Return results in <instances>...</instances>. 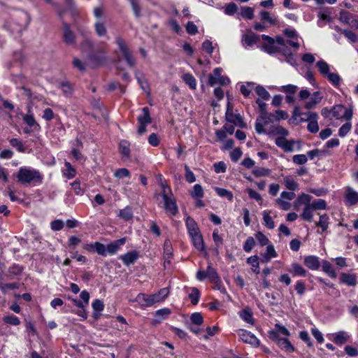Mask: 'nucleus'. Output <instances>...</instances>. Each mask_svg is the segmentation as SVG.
Listing matches in <instances>:
<instances>
[{"mask_svg": "<svg viewBox=\"0 0 358 358\" xmlns=\"http://www.w3.org/2000/svg\"><path fill=\"white\" fill-rule=\"evenodd\" d=\"M63 38L64 43L67 45H72L75 44V35L66 23L63 24Z\"/></svg>", "mask_w": 358, "mask_h": 358, "instance_id": "16", "label": "nucleus"}, {"mask_svg": "<svg viewBox=\"0 0 358 358\" xmlns=\"http://www.w3.org/2000/svg\"><path fill=\"white\" fill-rule=\"evenodd\" d=\"M345 200L350 206L356 204L358 202V192L351 187H348L345 192Z\"/></svg>", "mask_w": 358, "mask_h": 358, "instance_id": "22", "label": "nucleus"}, {"mask_svg": "<svg viewBox=\"0 0 358 358\" xmlns=\"http://www.w3.org/2000/svg\"><path fill=\"white\" fill-rule=\"evenodd\" d=\"M288 271L294 276L304 277L307 274V271L301 264L298 263H293L291 265V268H289Z\"/></svg>", "mask_w": 358, "mask_h": 358, "instance_id": "23", "label": "nucleus"}, {"mask_svg": "<svg viewBox=\"0 0 358 358\" xmlns=\"http://www.w3.org/2000/svg\"><path fill=\"white\" fill-rule=\"evenodd\" d=\"M257 40L258 36L254 34H246L243 37V41H244L245 43L249 47H251L255 44Z\"/></svg>", "mask_w": 358, "mask_h": 358, "instance_id": "47", "label": "nucleus"}, {"mask_svg": "<svg viewBox=\"0 0 358 358\" xmlns=\"http://www.w3.org/2000/svg\"><path fill=\"white\" fill-rule=\"evenodd\" d=\"M221 76V69L220 68H216L213 71V74H210L208 76V84L210 86H214L215 85L217 84L219 78Z\"/></svg>", "mask_w": 358, "mask_h": 358, "instance_id": "37", "label": "nucleus"}, {"mask_svg": "<svg viewBox=\"0 0 358 358\" xmlns=\"http://www.w3.org/2000/svg\"><path fill=\"white\" fill-rule=\"evenodd\" d=\"M120 151L124 157H128L130 154L129 143L126 141H122L119 145Z\"/></svg>", "mask_w": 358, "mask_h": 358, "instance_id": "52", "label": "nucleus"}, {"mask_svg": "<svg viewBox=\"0 0 358 358\" xmlns=\"http://www.w3.org/2000/svg\"><path fill=\"white\" fill-rule=\"evenodd\" d=\"M325 78L335 87H338L341 83V78L336 73H329Z\"/></svg>", "mask_w": 358, "mask_h": 358, "instance_id": "44", "label": "nucleus"}, {"mask_svg": "<svg viewBox=\"0 0 358 358\" xmlns=\"http://www.w3.org/2000/svg\"><path fill=\"white\" fill-rule=\"evenodd\" d=\"M126 242L125 238H122L114 242L110 243L106 246V254L114 255L120 249L121 245H123Z\"/></svg>", "mask_w": 358, "mask_h": 358, "instance_id": "20", "label": "nucleus"}, {"mask_svg": "<svg viewBox=\"0 0 358 358\" xmlns=\"http://www.w3.org/2000/svg\"><path fill=\"white\" fill-rule=\"evenodd\" d=\"M240 15L245 19L252 20L254 17V9L250 6L241 7Z\"/></svg>", "mask_w": 358, "mask_h": 358, "instance_id": "38", "label": "nucleus"}, {"mask_svg": "<svg viewBox=\"0 0 358 358\" xmlns=\"http://www.w3.org/2000/svg\"><path fill=\"white\" fill-rule=\"evenodd\" d=\"M318 115L313 114L311 119L308 122L307 129L313 134H315L319 131V125L317 122Z\"/></svg>", "mask_w": 358, "mask_h": 358, "instance_id": "25", "label": "nucleus"}, {"mask_svg": "<svg viewBox=\"0 0 358 358\" xmlns=\"http://www.w3.org/2000/svg\"><path fill=\"white\" fill-rule=\"evenodd\" d=\"M3 321L8 324L17 326L20 324V319L15 315H7L3 318Z\"/></svg>", "mask_w": 358, "mask_h": 358, "instance_id": "54", "label": "nucleus"}, {"mask_svg": "<svg viewBox=\"0 0 358 358\" xmlns=\"http://www.w3.org/2000/svg\"><path fill=\"white\" fill-rule=\"evenodd\" d=\"M254 85L253 83H248L241 86V92L245 97H248L250 95L251 89L254 87Z\"/></svg>", "mask_w": 358, "mask_h": 358, "instance_id": "61", "label": "nucleus"}, {"mask_svg": "<svg viewBox=\"0 0 358 358\" xmlns=\"http://www.w3.org/2000/svg\"><path fill=\"white\" fill-rule=\"evenodd\" d=\"M259 15L262 20L267 21L271 24H275L276 23V19L272 17L268 11L262 10L260 12Z\"/></svg>", "mask_w": 358, "mask_h": 358, "instance_id": "57", "label": "nucleus"}, {"mask_svg": "<svg viewBox=\"0 0 358 358\" xmlns=\"http://www.w3.org/2000/svg\"><path fill=\"white\" fill-rule=\"evenodd\" d=\"M322 98L323 96L319 91L313 92L312 96L306 102L304 108L308 110L315 108L321 102Z\"/></svg>", "mask_w": 358, "mask_h": 358, "instance_id": "14", "label": "nucleus"}, {"mask_svg": "<svg viewBox=\"0 0 358 358\" xmlns=\"http://www.w3.org/2000/svg\"><path fill=\"white\" fill-rule=\"evenodd\" d=\"M171 314V310L168 308L159 309L155 312V317L157 322H161L168 317Z\"/></svg>", "mask_w": 358, "mask_h": 358, "instance_id": "32", "label": "nucleus"}, {"mask_svg": "<svg viewBox=\"0 0 358 358\" xmlns=\"http://www.w3.org/2000/svg\"><path fill=\"white\" fill-rule=\"evenodd\" d=\"M226 119L228 122L239 124L241 127H243V118L240 114H234L232 106L228 104L227 112H226Z\"/></svg>", "mask_w": 358, "mask_h": 358, "instance_id": "13", "label": "nucleus"}, {"mask_svg": "<svg viewBox=\"0 0 358 358\" xmlns=\"http://www.w3.org/2000/svg\"><path fill=\"white\" fill-rule=\"evenodd\" d=\"M118 215L124 220H129L133 217L131 209L129 206H127L124 209L120 210Z\"/></svg>", "mask_w": 358, "mask_h": 358, "instance_id": "48", "label": "nucleus"}, {"mask_svg": "<svg viewBox=\"0 0 358 358\" xmlns=\"http://www.w3.org/2000/svg\"><path fill=\"white\" fill-rule=\"evenodd\" d=\"M203 189L201 185L196 184L193 187V189L190 192V195L194 198H202L203 196Z\"/></svg>", "mask_w": 358, "mask_h": 358, "instance_id": "45", "label": "nucleus"}, {"mask_svg": "<svg viewBox=\"0 0 358 358\" xmlns=\"http://www.w3.org/2000/svg\"><path fill=\"white\" fill-rule=\"evenodd\" d=\"M240 317L242 320H243L245 322L253 324L254 323V319L252 316V313L250 311L249 308H245L240 313Z\"/></svg>", "mask_w": 358, "mask_h": 358, "instance_id": "42", "label": "nucleus"}, {"mask_svg": "<svg viewBox=\"0 0 358 358\" xmlns=\"http://www.w3.org/2000/svg\"><path fill=\"white\" fill-rule=\"evenodd\" d=\"M200 296L199 291L197 288H192V292L189 294V298L191 299L192 303L196 305L199 302Z\"/></svg>", "mask_w": 358, "mask_h": 358, "instance_id": "59", "label": "nucleus"}, {"mask_svg": "<svg viewBox=\"0 0 358 358\" xmlns=\"http://www.w3.org/2000/svg\"><path fill=\"white\" fill-rule=\"evenodd\" d=\"M266 134L268 136H280V137L287 136L289 135V131L282 126H271Z\"/></svg>", "mask_w": 358, "mask_h": 358, "instance_id": "15", "label": "nucleus"}, {"mask_svg": "<svg viewBox=\"0 0 358 358\" xmlns=\"http://www.w3.org/2000/svg\"><path fill=\"white\" fill-rule=\"evenodd\" d=\"M300 203L305 204V207L300 215L301 219L306 222H311L313 218L314 209L310 205V196L305 194L299 196L296 200V204L298 205Z\"/></svg>", "mask_w": 358, "mask_h": 358, "instance_id": "2", "label": "nucleus"}, {"mask_svg": "<svg viewBox=\"0 0 358 358\" xmlns=\"http://www.w3.org/2000/svg\"><path fill=\"white\" fill-rule=\"evenodd\" d=\"M262 216L264 224L265 225V227H267L268 229H273L275 227V223L272 217L270 216V211L264 210L262 212Z\"/></svg>", "mask_w": 358, "mask_h": 358, "instance_id": "35", "label": "nucleus"}, {"mask_svg": "<svg viewBox=\"0 0 358 358\" xmlns=\"http://www.w3.org/2000/svg\"><path fill=\"white\" fill-rule=\"evenodd\" d=\"M304 264L310 270H317L320 266L319 258L317 256L310 255L304 258Z\"/></svg>", "mask_w": 358, "mask_h": 358, "instance_id": "17", "label": "nucleus"}, {"mask_svg": "<svg viewBox=\"0 0 358 358\" xmlns=\"http://www.w3.org/2000/svg\"><path fill=\"white\" fill-rule=\"evenodd\" d=\"M285 137L286 136L276 138L275 141V145L285 152H292L294 150L295 145H296L298 150H301V141H296L293 139L287 140Z\"/></svg>", "mask_w": 358, "mask_h": 358, "instance_id": "4", "label": "nucleus"}, {"mask_svg": "<svg viewBox=\"0 0 358 358\" xmlns=\"http://www.w3.org/2000/svg\"><path fill=\"white\" fill-rule=\"evenodd\" d=\"M115 43L118 48L117 51L120 53L122 57H124L125 55L131 53V51L130 50L126 41L121 36L116 37Z\"/></svg>", "mask_w": 358, "mask_h": 358, "instance_id": "19", "label": "nucleus"}, {"mask_svg": "<svg viewBox=\"0 0 358 358\" xmlns=\"http://www.w3.org/2000/svg\"><path fill=\"white\" fill-rule=\"evenodd\" d=\"M271 172L269 169L264 167H255L252 170V173L257 178L269 176Z\"/></svg>", "mask_w": 358, "mask_h": 358, "instance_id": "36", "label": "nucleus"}, {"mask_svg": "<svg viewBox=\"0 0 358 358\" xmlns=\"http://www.w3.org/2000/svg\"><path fill=\"white\" fill-rule=\"evenodd\" d=\"M182 80L192 90L196 87V81L195 78L190 73H185L182 76Z\"/></svg>", "mask_w": 358, "mask_h": 358, "instance_id": "41", "label": "nucleus"}, {"mask_svg": "<svg viewBox=\"0 0 358 358\" xmlns=\"http://www.w3.org/2000/svg\"><path fill=\"white\" fill-rule=\"evenodd\" d=\"M137 120L138 124H150L152 122V118L150 115L149 109L148 107H144L142 108V114L140 115Z\"/></svg>", "mask_w": 358, "mask_h": 358, "instance_id": "29", "label": "nucleus"}, {"mask_svg": "<svg viewBox=\"0 0 358 358\" xmlns=\"http://www.w3.org/2000/svg\"><path fill=\"white\" fill-rule=\"evenodd\" d=\"M313 114H316V113H315V112L302 113V112H300L299 110L295 109L294 111L293 116L295 118L299 117V122H308L311 119Z\"/></svg>", "mask_w": 358, "mask_h": 358, "instance_id": "30", "label": "nucleus"}, {"mask_svg": "<svg viewBox=\"0 0 358 358\" xmlns=\"http://www.w3.org/2000/svg\"><path fill=\"white\" fill-rule=\"evenodd\" d=\"M349 336L345 331H339L335 334L334 341L337 345H342L345 343Z\"/></svg>", "mask_w": 358, "mask_h": 358, "instance_id": "43", "label": "nucleus"}, {"mask_svg": "<svg viewBox=\"0 0 358 358\" xmlns=\"http://www.w3.org/2000/svg\"><path fill=\"white\" fill-rule=\"evenodd\" d=\"M265 262H268L271 258L277 257V253L273 245H268L266 248V253L263 255Z\"/></svg>", "mask_w": 358, "mask_h": 358, "instance_id": "51", "label": "nucleus"}, {"mask_svg": "<svg viewBox=\"0 0 358 358\" xmlns=\"http://www.w3.org/2000/svg\"><path fill=\"white\" fill-rule=\"evenodd\" d=\"M239 338L244 343L251 345L253 347H259L260 345L259 340L251 332L239 329L237 331Z\"/></svg>", "mask_w": 358, "mask_h": 358, "instance_id": "9", "label": "nucleus"}, {"mask_svg": "<svg viewBox=\"0 0 358 358\" xmlns=\"http://www.w3.org/2000/svg\"><path fill=\"white\" fill-rule=\"evenodd\" d=\"M23 120L31 128H34L35 129L36 128L40 127L30 109H29L27 114L23 115Z\"/></svg>", "mask_w": 358, "mask_h": 358, "instance_id": "28", "label": "nucleus"}, {"mask_svg": "<svg viewBox=\"0 0 358 358\" xmlns=\"http://www.w3.org/2000/svg\"><path fill=\"white\" fill-rule=\"evenodd\" d=\"M17 182L24 185L38 186L43 183V175L30 166H22L15 173Z\"/></svg>", "mask_w": 358, "mask_h": 358, "instance_id": "1", "label": "nucleus"}, {"mask_svg": "<svg viewBox=\"0 0 358 358\" xmlns=\"http://www.w3.org/2000/svg\"><path fill=\"white\" fill-rule=\"evenodd\" d=\"M215 191L221 197H227L229 201L233 199V194L227 189L215 187Z\"/></svg>", "mask_w": 358, "mask_h": 358, "instance_id": "49", "label": "nucleus"}, {"mask_svg": "<svg viewBox=\"0 0 358 358\" xmlns=\"http://www.w3.org/2000/svg\"><path fill=\"white\" fill-rule=\"evenodd\" d=\"M139 257V254L136 250L129 251L124 255L120 256L119 259L122 261L127 266L134 264Z\"/></svg>", "mask_w": 358, "mask_h": 358, "instance_id": "12", "label": "nucleus"}, {"mask_svg": "<svg viewBox=\"0 0 358 358\" xmlns=\"http://www.w3.org/2000/svg\"><path fill=\"white\" fill-rule=\"evenodd\" d=\"M256 93L264 100H268L270 94L267 90L262 86L258 85L255 87Z\"/></svg>", "mask_w": 358, "mask_h": 358, "instance_id": "55", "label": "nucleus"}, {"mask_svg": "<svg viewBox=\"0 0 358 358\" xmlns=\"http://www.w3.org/2000/svg\"><path fill=\"white\" fill-rule=\"evenodd\" d=\"M341 280L343 283L349 286H355L357 284L356 276L352 274L342 273Z\"/></svg>", "mask_w": 358, "mask_h": 358, "instance_id": "33", "label": "nucleus"}, {"mask_svg": "<svg viewBox=\"0 0 358 358\" xmlns=\"http://www.w3.org/2000/svg\"><path fill=\"white\" fill-rule=\"evenodd\" d=\"M94 29L96 34L99 37H103L107 35V29L103 22L99 20L96 21L94 24Z\"/></svg>", "mask_w": 358, "mask_h": 358, "instance_id": "34", "label": "nucleus"}, {"mask_svg": "<svg viewBox=\"0 0 358 358\" xmlns=\"http://www.w3.org/2000/svg\"><path fill=\"white\" fill-rule=\"evenodd\" d=\"M185 223L190 236L201 233L196 222L193 218L187 217Z\"/></svg>", "mask_w": 358, "mask_h": 358, "instance_id": "21", "label": "nucleus"}, {"mask_svg": "<svg viewBox=\"0 0 358 358\" xmlns=\"http://www.w3.org/2000/svg\"><path fill=\"white\" fill-rule=\"evenodd\" d=\"M255 238L261 246H265L268 245L269 242L268 238L261 231L255 234Z\"/></svg>", "mask_w": 358, "mask_h": 358, "instance_id": "60", "label": "nucleus"}, {"mask_svg": "<svg viewBox=\"0 0 358 358\" xmlns=\"http://www.w3.org/2000/svg\"><path fill=\"white\" fill-rule=\"evenodd\" d=\"M192 243L196 249L203 251L205 249L203 239L201 233L190 236Z\"/></svg>", "mask_w": 358, "mask_h": 358, "instance_id": "27", "label": "nucleus"}, {"mask_svg": "<svg viewBox=\"0 0 358 358\" xmlns=\"http://www.w3.org/2000/svg\"><path fill=\"white\" fill-rule=\"evenodd\" d=\"M115 43L118 48L117 51L120 53L122 57H124L125 55L131 53V51L130 50L126 41L121 36L116 37Z\"/></svg>", "mask_w": 358, "mask_h": 358, "instance_id": "18", "label": "nucleus"}, {"mask_svg": "<svg viewBox=\"0 0 358 358\" xmlns=\"http://www.w3.org/2000/svg\"><path fill=\"white\" fill-rule=\"evenodd\" d=\"M64 166L66 167V169L64 172V175L69 179L73 178L76 173L75 169L69 162H65Z\"/></svg>", "mask_w": 358, "mask_h": 358, "instance_id": "46", "label": "nucleus"}, {"mask_svg": "<svg viewBox=\"0 0 358 358\" xmlns=\"http://www.w3.org/2000/svg\"><path fill=\"white\" fill-rule=\"evenodd\" d=\"M10 144L15 148L17 151L20 152H24L25 151V148L24 147V145L22 143V142L18 139V138H11L10 141Z\"/></svg>", "mask_w": 358, "mask_h": 358, "instance_id": "56", "label": "nucleus"}, {"mask_svg": "<svg viewBox=\"0 0 358 358\" xmlns=\"http://www.w3.org/2000/svg\"><path fill=\"white\" fill-rule=\"evenodd\" d=\"M136 301L144 307L151 306L155 303H159L156 294L148 295L143 293L138 294L136 297Z\"/></svg>", "mask_w": 358, "mask_h": 358, "instance_id": "10", "label": "nucleus"}, {"mask_svg": "<svg viewBox=\"0 0 358 358\" xmlns=\"http://www.w3.org/2000/svg\"><path fill=\"white\" fill-rule=\"evenodd\" d=\"M274 122V116L273 113H267L259 116L256 119L255 129L257 134H266L268 129L265 128V126L273 123Z\"/></svg>", "mask_w": 358, "mask_h": 358, "instance_id": "3", "label": "nucleus"}, {"mask_svg": "<svg viewBox=\"0 0 358 358\" xmlns=\"http://www.w3.org/2000/svg\"><path fill=\"white\" fill-rule=\"evenodd\" d=\"M283 180H284L285 185L288 189L294 191L296 189H298L299 185L293 179L290 178L288 176H286L284 178Z\"/></svg>", "mask_w": 358, "mask_h": 358, "instance_id": "50", "label": "nucleus"}, {"mask_svg": "<svg viewBox=\"0 0 358 358\" xmlns=\"http://www.w3.org/2000/svg\"><path fill=\"white\" fill-rule=\"evenodd\" d=\"M155 294L157 296V299H158L159 303H161V302L164 301V299L168 296V295L169 294V290L168 288L164 287V288L159 289L158 291V292L155 293Z\"/></svg>", "mask_w": 358, "mask_h": 358, "instance_id": "63", "label": "nucleus"}, {"mask_svg": "<svg viewBox=\"0 0 358 358\" xmlns=\"http://www.w3.org/2000/svg\"><path fill=\"white\" fill-rule=\"evenodd\" d=\"M285 45V40L281 36H277L275 38H273V41L265 43L263 45V49L265 52L268 54H274L282 50V46Z\"/></svg>", "mask_w": 358, "mask_h": 358, "instance_id": "5", "label": "nucleus"}, {"mask_svg": "<svg viewBox=\"0 0 358 358\" xmlns=\"http://www.w3.org/2000/svg\"><path fill=\"white\" fill-rule=\"evenodd\" d=\"M322 268V271L331 278H335L336 277V272L335 271L331 264L327 260L323 261Z\"/></svg>", "mask_w": 358, "mask_h": 358, "instance_id": "31", "label": "nucleus"}, {"mask_svg": "<svg viewBox=\"0 0 358 358\" xmlns=\"http://www.w3.org/2000/svg\"><path fill=\"white\" fill-rule=\"evenodd\" d=\"M272 338L276 341L277 345L284 351L287 352H292L294 351V348L287 338H279L277 333L272 332Z\"/></svg>", "mask_w": 358, "mask_h": 358, "instance_id": "11", "label": "nucleus"}, {"mask_svg": "<svg viewBox=\"0 0 358 358\" xmlns=\"http://www.w3.org/2000/svg\"><path fill=\"white\" fill-rule=\"evenodd\" d=\"M292 161L295 164L303 165L307 162L308 158L306 155H296L293 156Z\"/></svg>", "mask_w": 358, "mask_h": 358, "instance_id": "58", "label": "nucleus"}, {"mask_svg": "<svg viewBox=\"0 0 358 358\" xmlns=\"http://www.w3.org/2000/svg\"><path fill=\"white\" fill-rule=\"evenodd\" d=\"M316 66L320 73L324 77L330 72L329 65L324 60L318 61L316 63Z\"/></svg>", "mask_w": 358, "mask_h": 358, "instance_id": "40", "label": "nucleus"}, {"mask_svg": "<svg viewBox=\"0 0 358 358\" xmlns=\"http://www.w3.org/2000/svg\"><path fill=\"white\" fill-rule=\"evenodd\" d=\"M295 193L293 192H282L280 194V196L275 200L276 204L283 210H288L291 204L290 201L295 198Z\"/></svg>", "mask_w": 358, "mask_h": 358, "instance_id": "8", "label": "nucleus"}, {"mask_svg": "<svg viewBox=\"0 0 358 358\" xmlns=\"http://www.w3.org/2000/svg\"><path fill=\"white\" fill-rule=\"evenodd\" d=\"M315 225L321 228L322 231L320 232V234L325 232L329 228V217L328 216V215L326 213L320 215L319 221L315 222ZM318 233H320L319 231Z\"/></svg>", "mask_w": 358, "mask_h": 358, "instance_id": "24", "label": "nucleus"}, {"mask_svg": "<svg viewBox=\"0 0 358 358\" xmlns=\"http://www.w3.org/2000/svg\"><path fill=\"white\" fill-rule=\"evenodd\" d=\"M162 196L164 200V208L166 212L171 215H176L178 210L173 196L172 195L169 196L167 192H162Z\"/></svg>", "mask_w": 358, "mask_h": 358, "instance_id": "7", "label": "nucleus"}, {"mask_svg": "<svg viewBox=\"0 0 358 358\" xmlns=\"http://www.w3.org/2000/svg\"><path fill=\"white\" fill-rule=\"evenodd\" d=\"M332 117L337 120L343 118L346 120H350L352 117V110L350 108H346L341 104L335 105L331 108Z\"/></svg>", "mask_w": 358, "mask_h": 358, "instance_id": "6", "label": "nucleus"}, {"mask_svg": "<svg viewBox=\"0 0 358 358\" xmlns=\"http://www.w3.org/2000/svg\"><path fill=\"white\" fill-rule=\"evenodd\" d=\"M186 31L189 34L195 35L198 33L196 25L192 21H189L185 25Z\"/></svg>", "mask_w": 358, "mask_h": 358, "instance_id": "62", "label": "nucleus"}, {"mask_svg": "<svg viewBox=\"0 0 358 358\" xmlns=\"http://www.w3.org/2000/svg\"><path fill=\"white\" fill-rule=\"evenodd\" d=\"M173 255V248L169 240H166L164 243V258L165 263H170Z\"/></svg>", "mask_w": 358, "mask_h": 358, "instance_id": "26", "label": "nucleus"}, {"mask_svg": "<svg viewBox=\"0 0 358 358\" xmlns=\"http://www.w3.org/2000/svg\"><path fill=\"white\" fill-rule=\"evenodd\" d=\"M255 245V240L252 237H248L243 245V250L246 252H250Z\"/></svg>", "mask_w": 358, "mask_h": 358, "instance_id": "64", "label": "nucleus"}, {"mask_svg": "<svg viewBox=\"0 0 358 358\" xmlns=\"http://www.w3.org/2000/svg\"><path fill=\"white\" fill-rule=\"evenodd\" d=\"M310 205L313 208L314 210H324L327 208V202L322 199H317L312 203H310Z\"/></svg>", "mask_w": 358, "mask_h": 358, "instance_id": "53", "label": "nucleus"}, {"mask_svg": "<svg viewBox=\"0 0 358 358\" xmlns=\"http://www.w3.org/2000/svg\"><path fill=\"white\" fill-rule=\"evenodd\" d=\"M206 273L208 275V278L210 280L211 282H217L219 280V276L216 271V270L212 267L211 264H209L207 269Z\"/></svg>", "mask_w": 358, "mask_h": 358, "instance_id": "39", "label": "nucleus"}]
</instances>
